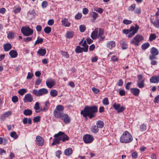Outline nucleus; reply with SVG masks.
I'll list each match as a JSON object with an SVG mask.
<instances>
[{"label":"nucleus","instance_id":"obj_1","mask_svg":"<svg viewBox=\"0 0 159 159\" xmlns=\"http://www.w3.org/2000/svg\"><path fill=\"white\" fill-rule=\"evenodd\" d=\"M97 111L98 108L96 106H87L83 110L81 111V114L85 117H86L88 116L91 119L93 117L95 116V113Z\"/></svg>","mask_w":159,"mask_h":159},{"label":"nucleus","instance_id":"obj_2","mask_svg":"<svg viewBox=\"0 0 159 159\" xmlns=\"http://www.w3.org/2000/svg\"><path fill=\"white\" fill-rule=\"evenodd\" d=\"M139 26L135 24V26H132L130 27L129 29H123L122 32L125 34L128 35V37L131 38L138 32L139 29Z\"/></svg>","mask_w":159,"mask_h":159},{"label":"nucleus","instance_id":"obj_3","mask_svg":"<svg viewBox=\"0 0 159 159\" xmlns=\"http://www.w3.org/2000/svg\"><path fill=\"white\" fill-rule=\"evenodd\" d=\"M133 140L131 135L127 131L124 132L120 138V142L122 143H128Z\"/></svg>","mask_w":159,"mask_h":159},{"label":"nucleus","instance_id":"obj_4","mask_svg":"<svg viewBox=\"0 0 159 159\" xmlns=\"http://www.w3.org/2000/svg\"><path fill=\"white\" fill-rule=\"evenodd\" d=\"M48 92V90L45 88H42L38 90L34 89L32 92V93L36 96L40 97L47 94Z\"/></svg>","mask_w":159,"mask_h":159},{"label":"nucleus","instance_id":"obj_5","mask_svg":"<svg viewBox=\"0 0 159 159\" xmlns=\"http://www.w3.org/2000/svg\"><path fill=\"white\" fill-rule=\"evenodd\" d=\"M143 37L142 36L137 34L133 38L130 43L135 46H138L139 45L141 41L143 40Z\"/></svg>","mask_w":159,"mask_h":159},{"label":"nucleus","instance_id":"obj_6","mask_svg":"<svg viewBox=\"0 0 159 159\" xmlns=\"http://www.w3.org/2000/svg\"><path fill=\"white\" fill-rule=\"evenodd\" d=\"M21 31L23 34L25 36H28L32 35L33 30L29 27H23L21 28Z\"/></svg>","mask_w":159,"mask_h":159},{"label":"nucleus","instance_id":"obj_7","mask_svg":"<svg viewBox=\"0 0 159 159\" xmlns=\"http://www.w3.org/2000/svg\"><path fill=\"white\" fill-rule=\"evenodd\" d=\"M151 55L149 56V59L150 60H153L157 59V56L159 54L158 50L155 47H152L150 50Z\"/></svg>","mask_w":159,"mask_h":159},{"label":"nucleus","instance_id":"obj_8","mask_svg":"<svg viewBox=\"0 0 159 159\" xmlns=\"http://www.w3.org/2000/svg\"><path fill=\"white\" fill-rule=\"evenodd\" d=\"M84 141L86 143H92L93 140V137L89 134H85L83 136Z\"/></svg>","mask_w":159,"mask_h":159},{"label":"nucleus","instance_id":"obj_9","mask_svg":"<svg viewBox=\"0 0 159 159\" xmlns=\"http://www.w3.org/2000/svg\"><path fill=\"white\" fill-rule=\"evenodd\" d=\"M63 134L64 132L60 131L57 134L54 135V137H55V139H53V141H54V142L56 144H58L59 143V141L61 139V135Z\"/></svg>","mask_w":159,"mask_h":159},{"label":"nucleus","instance_id":"obj_10","mask_svg":"<svg viewBox=\"0 0 159 159\" xmlns=\"http://www.w3.org/2000/svg\"><path fill=\"white\" fill-rule=\"evenodd\" d=\"M55 81L52 78L48 79L46 82L47 86L49 88H52L55 85Z\"/></svg>","mask_w":159,"mask_h":159},{"label":"nucleus","instance_id":"obj_11","mask_svg":"<svg viewBox=\"0 0 159 159\" xmlns=\"http://www.w3.org/2000/svg\"><path fill=\"white\" fill-rule=\"evenodd\" d=\"M36 144L39 146H42L43 145L44 142V139L40 136H37L35 140Z\"/></svg>","mask_w":159,"mask_h":159},{"label":"nucleus","instance_id":"obj_12","mask_svg":"<svg viewBox=\"0 0 159 159\" xmlns=\"http://www.w3.org/2000/svg\"><path fill=\"white\" fill-rule=\"evenodd\" d=\"M33 100L32 95L30 93L26 94L23 98V101L24 102H32Z\"/></svg>","mask_w":159,"mask_h":159},{"label":"nucleus","instance_id":"obj_13","mask_svg":"<svg viewBox=\"0 0 159 159\" xmlns=\"http://www.w3.org/2000/svg\"><path fill=\"white\" fill-rule=\"evenodd\" d=\"M60 118L66 124H68L70 122L71 119L67 114L64 113Z\"/></svg>","mask_w":159,"mask_h":159},{"label":"nucleus","instance_id":"obj_14","mask_svg":"<svg viewBox=\"0 0 159 159\" xmlns=\"http://www.w3.org/2000/svg\"><path fill=\"white\" fill-rule=\"evenodd\" d=\"M75 52L77 53H80L83 52H87V48H81L80 46H77L75 49Z\"/></svg>","mask_w":159,"mask_h":159},{"label":"nucleus","instance_id":"obj_15","mask_svg":"<svg viewBox=\"0 0 159 159\" xmlns=\"http://www.w3.org/2000/svg\"><path fill=\"white\" fill-rule=\"evenodd\" d=\"M116 45L115 42L114 41L112 40L107 42L106 47L109 49H112L116 46Z\"/></svg>","mask_w":159,"mask_h":159},{"label":"nucleus","instance_id":"obj_16","mask_svg":"<svg viewBox=\"0 0 159 159\" xmlns=\"http://www.w3.org/2000/svg\"><path fill=\"white\" fill-rule=\"evenodd\" d=\"M150 82L152 83H157L159 82V76H153L150 78Z\"/></svg>","mask_w":159,"mask_h":159},{"label":"nucleus","instance_id":"obj_17","mask_svg":"<svg viewBox=\"0 0 159 159\" xmlns=\"http://www.w3.org/2000/svg\"><path fill=\"white\" fill-rule=\"evenodd\" d=\"M11 114V111H8L6 112L1 115L0 119L1 120L3 121L6 118L9 116Z\"/></svg>","mask_w":159,"mask_h":159},{"label":"nucleus","instance_id":"obj_18","mask_svg":"<svg viewBox=\"0 0 159 159\" xmlns=\"http://www.w3.org/2000/svg\"><path fill=\"white\" fill-rule=\"evenodd\" d=\"M61 25L65 27H69L71 25V24L68 21L67 18H64L62 19L61 20Z\"/></svg>","mask_w":159,"mask_h":159},{"label":"nucleus","instance_id":"obj_19","mask_svg":"<svg viewBox=\"0 0 159 159\" xmlns=\"http://www.w3.org/2000/svg\"><path fill=\"white\" fill-rule=\"evenodd\" d=\"M150 20L155 27L159 28V19L158 18H156L154 21H153L152 19L150 18Z\"/></svg>","mask_w":159,"mask_h":159},{"label":"nucleus","instance_id":"obj_20","mask_svg":"<svg viewBox=\"0 0 159 159\" xmlns=\"http://www.w3.org/2000/svg\"><path fill=\"white\" fill-rule=\"evenodd\" d=\"M64 113L55 110L53 111V115L56 118H60Z\"/></svg>","mask_w":159,"mask_h":159},{"label":"nucleus","instance_id":"obj_21","mask_svg":"<svg viewBox=\"0 0 159 159\" xmlns=\"http://www.w3.org/2000/svg\"><path fill=\"white\" fill-rule=\"evenodd\" d=\"M11 48L12 46L9 43H7L3 45V49L5 52L9 51Z\"/></svg>","mask_w":159,"mask_h":159},{"label":"nucleus","instance_id":"obj_22","mask_svg":"<svg viewBox=\"0 0 159 159\" xmlns=\"http://www.w3.org/2000/svg\"><path fill=\"white\" fill-rule=\"evenodd\" d=\"M9 54L10 57L12 58H15L18 56L17 52L15 50H12L9 52Z\"/></svg>","mask_w":159,"mask_h":159},{"label":"nucleus","instance_id":"obj_23","mask_svg":"<svg viewBox=\"0 0 159 159\" xmlns=\"http://www.w3.org/2000/svg\"><path fill=\"white\" fill-rule=\"evenodd\" d=\"M131 92L135 96H138L140 90L136 88H132L131 89Z\"/></svg>","mask_w":159,"mask_h":159},{"label":"nucleus","instance_id":"obj_24","mask_svg":"<svg viewBox=\"0 0 159 159\" xmlns=\"http://www.w3.org/2000/svg\"><path fill=\"white\" fill-rule=\"evenodd\" d=\"M46 50L45 49H43L42 48H41L39 49L37 52L38 54L42 56H44L46 54Z\"/></svg>","mask_w":159,"mask_h":159},{"label":"nucleus","instance_id":"obj_25","mask_svg":"<svg viewBox=\"0 0 159 159\" xmlns=\"http://www.w3.org/2000/svg\"><path fill=\"white\" fill-rule=\"evenodd\" d=\"M72 150L71 148H68L64 151V154L66 156H70L72 154Z\"/></svg>","mask_w":159,"mask_h":159},{"label":"nucleus","instance_id":"obj_26","mask_svg":"<svg viewBox=\"0 0 159 159\" xmlns=\"http://www.w3.org/2000/svg\"><path fill=\"white\" fill-rule=\"evenodd\" d=\"M74 33L73 31H68L66 32V37L68 39L73 38L74 35Z\"/></svg>","mask_w":159,"mask_h":159},{"label":"nucleus","instance_id":"obj_27","mask_svg":"<svg viewBox=\"0 0 159 159\" xmlns=\"http://www.w3.org/2000/svg\"><path fill=\"white\" fill-rule=\"evenodd\" d=\"M97 126L98 128H102L104 125V124L103 122L101 120L98 121L96 122Z\"/></svg>","mask_w":159,"mask_h":159},{"label":"nucleus","instance_id":"obj_28","mask_svg":"<svg viewBox=\"0 0 159 159\" xmlns=\"http://www.w3.org/2000/svg\"><path fill=\"white\" fill-rule=\"evenodd\" d=\"M98 128L96 125H93L92 126L91 131L94 133H97L98 132Z\"/></svg>","mask_w":159,"mask_h":159},{"label":"nucleus","instance_id":"obj_29","mask_svg":"<svg viewBox=\"0 0 159 159\" xmlns=\"http://www.w3.org/2000/svg\"><path fill=\"white\" fill-rule=\"evenodd\" d=\"M58 91L55 89H52L50 91V94L52 97H56Z\"/></svg>","mask_w":159,"mask_h":159},{"label":"nucleus","instance_id":"obj_30","mask_svg":"<svg viewBox=\"0 0 159 159\" xmlns=\"http://www.w3.org/2000/svg\"><path fill=\"white\" fill-rule=\"evenodd\" d=\"M137 85L139 88H142L145 86L144 81H137Z\"/></svg>","mask_w":159,"mask_h":159},{"label":"nucleus","instance_id":"obj_31","mask_svg":"<svg viewBox=\"0 0 159 159\" xmlns=\"http://www.w3.org/2000/svg\"><path fill=\"white\" fill-rule=\"evenodd\" d=\"M150 46L148 42L144 43L141 46V48L143 50H145L148 48Z\"/></svg>","mask_w":159,"mask_h":159},{"label":"nucleus","instance_id":"obj_32","mask_svg":"<svg viewBox=\"0 0 159 159\" xmlns=\"http://www.w3.org/2000/svg\"><path fill=\"white\" fill-rule=\"evenodd\" d=\"M98 34V31L94 30L93 31L91 35V38L93 39H97Z\"/></svg>","mask_w":159,"mask_h":159},{"label":"nucleus","instance_id":"obj_33","mask_svg":"<svg viewBox=\"0 0 159 159\" xmlns=\"http://www.w3.org/2000/svg\"><path fill=\"white\" fill-rule=\"evenodd\" d=\"M61 139L62 141L63 142H64L66 141H67L69 139V137L66 134H65L64 133V134L61 135Z\"/></svg>","mask_w":159,"mask_h":159},{"label":"nucleus","instance_id":"obj_34","mask_svg":"<svg viewBox=\"0 0 159 159\" xmlns=\"http://www.w3.org/2000/svg\"><path fill=\"white\" fill-rule=\"evenodd\" d=\"M122 49H126L127 48L128 45L127 43L125 41H122L120 43Z\"/></svg>","mask_w":159,"mask_h":159},{"label":"nucleus","instance_id":"obj_35","mask_svg":"<svg viewBox=\"0 0 159 159\" xmlns=\"http://www.w3.org/2000/svg\"><path fill=\"white\" fill-rule=\"evenodd\" d=\"M32 113V111L30 109H26L23 112L25 116H30Z\"/></svg>","mask_w":159,"mask_h":159},{"label":"nucleus","instance_id":"obj_36","mask_svg":"<svg viewBox=\"0 0 159 159\" xmlns=\"http://www.w3.org/2000/svg\"><path fill=\"white\" fill-rule=\"evenodd\" d=\"M157 38L156 35L155 34H151L149 36V39L150 41L155 40Z\"/></svg>","mask_w":159,"mask_h":159},{"label":"nucleus","instance_id":"obj_37","mask_svg":"<svg viewBox=\"0 0 159 159\" xmlns=\"http://www.w3.org/2000/svg\"><path fill=\"white\" fill-rule=\"evenodd\" d=\"M64 108V107L63 106L61 105H58L56 106V108L55 110L59 111L62 112Z\"/></svg>","mask_w":159,"mask_h":159},{"label":"nucleus","instance_id":"obj_38","mask_svg":"<svg viewBox=\"0 0 159 159\" xmlns=\"http://www.w3.org/2000/svg\"><path fill=\"white\" fill-rule=\"evenodd\" d=\"M27 92V90L25 89H22L18 91V93L20 95H23Z\"/></svg>","mask_w":159,"mask_h":159},{"label":"nucleus","instance_id":"obj_39","mask_svg":"<svg viewBox=\"0 0 159 159\" xmlns=\"http://www.w3.org/2000/svg\"><path fill=\"white\" fill-rule=\"evenodd\" d=\"M15 34L14 32H10L7 35V38L9 39H12L14 37Z\"/></svg>","mask_w":159,"mask_h":159},{"label":"nucleus","instance_id":"obj_40","mask_svg":"<svg viewBox=\"0 0 159 159\" xmlns=\"http://www.w3.org/2000/svg\"><path fill=\"white\" fill-rule=\"evenodd\" d=\"M147 129V127L144 124H142L140 125L139 129L140 131L143 132L145 131Z\"/></svg>","mask_w":159,"mask_h":159},{"label":"nucleus","instance_id":"obj_41","mask_svg":"<svg viewBox=\"0 0 159 159\" xmlns=\"http://www.w3.org/2000/svg\"><path fill=\"white\" fill-rule=\"evenodd\" d=\"M43 42V39L40 38L39 37H38L37 38V40L36 41L34 45H36L37 44L39 43H41Z\"/></svg>","mask_w":159,"mask_h":159},{"label":"nucleus","instance_id":"obj_42","mask_svg":"<svg viewBox=\"0 0 159 159\" xmlns=\"http://www.w3.org/2000/svg\"><path fill=\"white\" fill-rule=\"evenodd\" d=\"M10 136L11 137L15 139H17L18 136L16 132L15 131L11 132V133Z\"/></svg>","mask_w":159,"mask_h":159},{"label":"nucleus","instance_id":"obj_43","mask_svg":"<svg viewBox=\"0 0 159 159\" xmlns=\"http://www.w3.org/2000/svg\"><path fill=\"white\" fill-rule=\"evenodd\" d=\"M44 30L46 33L49 34L51 32V29L50 27L47 26L44 28Z\"/></svg>","mask_w":159,"mask_h":159},{"label":"nucleus","instance_id":"obj_44","mask_svg":"<svg viewBox=\"0 0 159 159\" xmlns=\"http://www.w3.org/2000/svg\"><path fill=\"white\" fill-rule=\"evenodd\" d=\"M86 27L84 25H81L79 27L80 31L81 32H84L86 30Z\"/></svg>","mask_w":159,"mask_h":159},{"label":"nucleus","instance_id":"obj_45","mask_svg":"<svg viewBox=\"0 0 159 159\" xmlns=\"http://www.w3.org/2000/svg\"><path fill=\"white\" fill-rule=\"evenodd\" d=\"M123 22L125 25H128L131 24L132 21L131 20L125 19L123 20Z\"/></svg>","mask_w":159,"mask_h":159},{"label":"nucleus","instance_id":"obj_46","mask_svg":"<svg viewBox=\"0 0 159 159\" xmlns=\"http://www.w3.org/2000/svg\"><path fill=\"white\" fill-rule=\"evenodd\" d=\"M136 5L135 4H132L128 8V10L132 11H134Z\"/></svg>","mask_w":159,"mask_h":159},{"label":"nucleus","instance_id":"obj_47","mask_svg":"<svg viewBox=\"0 0 159 159\" xmlns=\"http://www.w3.org/2000/svg\"><path fill=\"white\" fill-rule=\"evenodd\" d=\"M34 108L36 111L38 110L40 108L39 103L38 102H36L35 104ZM36 112H38V111H36Z\"/></svg>","mask_w":159,"mask_h":159},{"label":"nucleus","instance_id":"obj_48","mask_svg":"<svg viewBox=\"0 0 159 159\" xmlns=\"http://www.w3.org/2000/svg\"><path fill=\"white\" fill-rule=\"evenodd\" d=\"M102 103L104 105H108L109 104L108 99L107 98H105L102 100Z\"/></svg>","mask_w":159,"mask_h":159},{"label":"nucleus","instance_id":"obj_49","mask_svg":"<svg viewBox=\"0 0 159 159\" xmlns=\"http://www.w3.org/2000/svg\"><path fill=\"white\" fill-rule=\"evenodd\" d=\"M48 5V2L46 1H43L41 4V6L43 8H45Z\"/></svg>","mask_w":159,"mask_h":159},{"label":"nucleus","instance_id":"obj_50","mask_svg":"<svg viewBox=\"0 0 159 159\" xmlns=\"http://www.w3.org/2000/svg\"><path fill=\"white\" fill-rule=\"evenodd\" d=\"M91 15L93 17L94 20H95L98 16V14L95 12H93L91 14Z\"/></svg>","mask_w":159,"mask_h":159},{"label":"nucleus","instance_id":"obj_51","mask_svg":"<svg viewBox=\"0 0 159 159\" xmlns=\"http://www.w3.org/2000/svg\"><path fill=\"white\" fill-rule=\"evenodd\" d=\"M111 61L113 62H116L118 61V58L116 56H113L111 58Z\"/></svg>","mask_w":159,"mask_h":159},{"label":"nucleus","instance_id":"obj_52","mask_svg":"<svg viewBox=\"0 0 159 159\" xmlns=\"http://www.w3.org/2000/svg\"><path fill=\"white\" fill-rule=\"evenodd\" d=\"M40 117L39 116L35 117L34 118L33 121L35 123H37L40 121Z\"/></svg>","mask_w":159,"mask_h":159},{"label":"nucleus","instance_id":"obj_53","mask_svg":"<svg viewBox=\"0 0 159 159\" xmlns=\"http://www.w3.org/2000/svg\"><path fill=\"white\" fill-rule=\"evenodd\" d=\"M82 46L84 47V48H87V51H88L89 46L87 44L86 41L85 40L83 41V43L82 44Z\"/></svg>","mask_w":159,"mask_h":159},{"label":"nucleus","instance_id":"obj_54","mask_svg":"<svg viewBox=\"0 0 159 159\" xmlns=\"http://www.w3.org/2000/svg\"><path fill=\"white\" fill-rule=\"evenodd\" d=\"M94 11L98 12L102 14L103 12V10L100 8H96L94 9Z\"/></svg>","mask_w":159,"mask_h":159},{"label":"nucleus","instance_id":"obj_55","mask_svg":"<svg viewBox=\"0 0 159 159\" xmlns=\"http://www.w3.org/2000/svg\"><path fill=\"white\" fill-rule=\"evenodd\" d=\"M113 107L116 110L118 111L120 107V104H117L115 103L114 104Z\"/></svg>","mask_w":159,"mask_h":159},{"label":"nucleus","instance_id":"obj_56","mask_svg":"<svg viewBox=\"0 0 159 159\" xmlns=\"http://www.w3.org/2000/svg\"><path fill=\"white\" fill-rule=\"evenodd\" d=\"M98 35L99 36H102L104 33V30L102 28H100Z\"/></svg>","mask_w":159,"mask_h":159},{"label":"nucleus","instance_id":"obj_57","mask_svg":"<svg viewBox=\"0 0 159 159\" xmlns=\"http://www.w3.org/2000/svg\"><path fill=\"white\" fill-rule=\"evenodd\" d=\"M32 39V37H28L27 38H25L23 39L24 41L26 42H28L31 41Z\"/></svg>","mask_w":159,"mask_h":159},{"label":"nucleus","instance_id":"obj_58","mask_svg":"<svg viewBox=\"0 0 159 159\" xmlns=\"http://www.w3.org/2000/svg\"><path fill=\"white\" fill-rule=\"evenodd\" d=\"M82 17V14L81 13H78L75 16V18L77 20H79Z\"/></svg>","mask_w":159,"mask_h":159},{"label":"nucleus","instance_id":"obj_59","mask_svg":"<svg viewBox=\"0 0 159 159\" xmlns=\"http://www.w3.org/2000/svg\"><path fill=\"white\" fill-rule=\"evenodd\" d=\"M12 101L14 103H16L18 101V98L17 96H14L11 99Z\"/></svg>","mask_w":159,"mask_h":159},{"label":"nucleus","instance_id":"obj_60","mask_svg":"<svg viewBox=\"0 0 159 159\" xmlns=\"http://www.w3.org/2000/svg\"><path fill=\"white\" fill-rule=\"evenodd\" d=\"M33 76V73L31 72H29L28 74V75H27L26 78L27 79H31L32 78V77Z\"/></svg>","mask_w":159,"mask_h":159},{"label":"nucleus","instance_id":"obj_61","mask_svg":"<svg viewBox=\"0 0 159 159\" xmlns=\"http://www.w3.org/2000/svg\"><path fill=\"white\" fill-rule=\"evenodd\" d=\"M21 10V8L20 7H18L14 9V10H13V11L14 12L15 14H16L17 13L19 12Z\"/></svg>","mask_w":159,"mask_h":159},{"label":"nucleus","instance_id":"obj_62","mask_svg":"<svg viewBox=\"0 0 159 159\" xmlns=\"http://www.w3.org/2000/svg\"><path fill=\"white\" fill-rule=\"evenodd\" d=\"M92 89L93 92L97 94L99 92V90L98 89H96L94 87H93Z\"/></svg>","mask_w":159,"mask_h":159},{"label":"nucleus","instance_id":"obj_63","mask_svg":"<svg viewBox=\"0 0 159 159\" xmlns=\"http://www.w3.org/2000/svg\"><path fill=\"white\" fill-rule=\"evenodd\" d=\"M134 13L136 14H139L141 13V9L140 8H136L134 11Z\"/></svg>","mask_w":159,"mask_h":159},{"label":"nucleus","instance_id":"obj_64","mask_svg":"<svg viewBox=\"0 0 159 159\" xmlns=\"http://www.w3.org/2000/svg\"><path fill=\"white\" fill-rule=\"evenodd\" d=\"M54 20L53 19H50L48 22V24L50 26L52 25L54 23Z\"/></svg>","mask_w":159,"mask_h":159}]
</instances>
